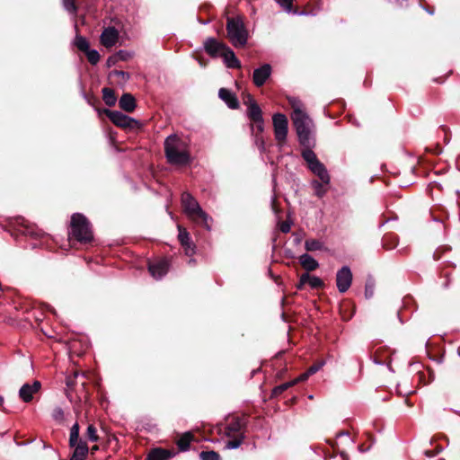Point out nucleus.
Listing matches in <instances>:
<instances>
[{
	"mask_svg": "<svg viewBox=\"0 0 460 460\" xmlns=\"http://www.w3.org/2000/svg\"><path fill=\"white\" fill-rule=\"evenodd\" d=\"M52 418L58 422H62L64 420V411L60 407H56L52 411Z\"/></svg>",
	"mask_w": 460,
	"mask_h": 460,
	"instance_id": "36",
	"label": "nucleus"
},
{
	"mask_svg": "<svg viewBox=\"0 0 460 460\" xmlns=\"http://www.w3.org/2000/svg\"><path fill=\"white\" fill-rule=\"evenodd\" d=\"M292 2L293 0H278L279 4L287 12H292Z\"/></svg>",
	"mask_w": 460,
	"mask_h": 460,
	"instance_id": "37",
	"label": "nucleus"
},
{
	"mask_svg": "<svg viewBox=\"0 0 460 460\" xmlns=\"http://www.w3.org/2000/svg\"><path fill=\"white\" fill-rule=\"evenodd\" d=\"M79 431H80L79 424L77 422H75L70 429L69 447H75L76 444H79V441L81 440L79 438Z\"/></svg>",
	"mask_w": 460,
	"mask_h": 460,
	"instance_id": "26",
	"label": "nucleus"
},
{
	"mask_svg": "<svg viewBox=\"0 0 460 460\" xmlns=\"http://www.w3.org/2000/svg\"><path fill=\"white\" fill-rule=\"evenodd\" d=\"M178 238L184 248L185 254L187 256H192L195 253V245L190 240V234L180 225L178 226Z\"/></svg>",
	"mask_w": 460,
	"mask_h": 460,
	"instance_id": "15",
	"label": "nucleus"
},
{
	"mask_svg": "<svg viewBox=\"0 0 460 460\" xmlns=\"http://www.w3.org/2000/svg\"><path fill=\"white\" fill-rule=\"evenodd\" d=\"M164 153L168 163L173 165H187L191 161L189 145L176 135L165 138Z\"/></svg>",
	"mask_w": 460,
	"mask_h": 460,
	"instance_id": "2",
	"label": "nucleus"
},
{
	"mask_svg": "<svg viewBox=\"0 0 460 460\" xmlns=\"http://www.w3.org/2000/svg\"><path fill=\"white\" fill-rule=\"evenodd\" d=\"M308 283L312 288H321L323 287V281L316 276H311L308 273H304L301 275L299 283L296 288L301 289L305 284Z\"/></svg>",
	"mask_w": 460,
	"mask_h": 460,
	"instance_id": "18",
	"label": "nucleus"
},
{
	"mask_svg": "<svg viewBox=\"0 0 460 460\" xmlns=\"http://www.w3.org/2000/svg\"><path fill=\"white\" fill-rule=\"evenodd\" d=\"M352 282V272L348 266H343L337 271L336 285L339 292L345 293Z\"/></svg>",
	"mask_w": 460,
	"mask_h": 460,
	"instance_id": "10",
	"label": "nucleus"
},
{
	"mask_svg": "<svg viewBox=\"0 0 460 460\" xmlns=\"http://www.w3.org/2000/svg\"><path fill=\"white\" fill-rule=\"evenodd\" d=\"M199 457L201 460H220L219 455L215 451H203Z\"/></svg>",
	"mask_w": 460,
	"mask_h": 460,
	"instance_id": "34",
	"label": "nucleus"
},
{
	"mask_svg": "<svg viewBox=\"0 0 460 460\" xmlns=\"http://www.w3.org/2000/svg\"><path fill=\"white\" fill-rule=\"evenodd\" d=\"M181 204L183 207L184 213L190 220H192L196 224L203 226L208 230L210 229V226L208 225V220H210L211 218L201 208L199 202L195 199V198L190 193H189V192L182 193Z\"/></svg>",
	"mask_w": 460,
	"mask_h": 460,
	"instance_id": "3",
	"label": "nucleus"
},
{
	"mask_svg": "<svg viewBox=\"0 0 460 460\" xmlns=\"http://www.w3.org/2000/svg\"><path fill=\"white\" fill-rule=\"evenodd\" d=\"M41 387L39 381H34L32 385L24 384L19 390V396L24 402H29L32 400L33 394L38 393Z\"/></svg>",
	"mask_w": 460,
	"mask_h": 460,
	"instance_id": "17",
	"label": "nucleus"
},
{
	"mask_svg": "<svg viewBox=\"0 0 460 460\" xmlns=\"http://www.w3.org/2000/svg\"><path fill=\"white\" fill-rule=\"evenodd\" d=\"M305 248L307 252L321 251L323 249V243L316 239H308L305 242Z\"/></svg>",
	"mask_w": 460,
	"mask_h": 460,
	"instance_id": "28",
	"label": "nucleus"
},
{
	"mask_svg": "<svg viewBox=\"0 0 460 460\" xmlns=\"http://www.w3.org/2000/svg\"><path fill=\"white\" fill-rule=\"evenodd\" d=\"M86 437L91 442L99 441V436L97 435V429L93 424L88 425L87 429H86Z\"/></svg>",
	"mask_w": 460,
	"mask_h": 460,
	"instance_id": "32",
	"label": "nucleus"
},
{
	"mask_svg": "<svg viewBox=\"0 0 460 460\" xmlns=\"http://www.w3.org/2000/svg\"><path fill=\"white\" fill-rule=\"evenodd\" d=\"M271 66L269 64H264L256 68L252 74L253 84L257 87L262 86L271 75Z\"/></svg>",
	"mask_w": 460,
	"mask_h": 460,
	"instance_id": "14",
	"label": "nucleus"
},
{
	"mask_svg": "<svg viewBox=\"0 0 460 460\" xmlns=\"http://www.w3.org/2000/svg\"><path fill=\"white\" fill-rule=\"evenodd\" d=\"M119 107L128 112H132L136 108V100L130 93H124L119 101Z\"/></svg>",
	"mask_w": 460,
	"mask_h": 460,
	"instance_id": "22",
	"label": "nucleus"
},
{
	"mask_svg": "<svg viewBox=\"0 0 460 460\" xmlns=\"http://www.w3.org/2000/svg\"><path fill=\"white\" fill-rule=\"evenodd\" d=\"M348 437V433L346 432H341L339 435H338V438H341V437Z\"/></svg>",
	"mask_w": 460,
	"mask_h": 460,
	"instance_id": "44",
	"label": "nucleus"
},
{
	"mask_svg": "<svg viewBox=\"0 0 460 460\" xmlns=\"http://www.w3.org/2000/svg\"><path fill=\"white\" fill-rule=\"evenodd\" d=\"M302 157L307 163L309 169L317 175L323 182L326 184L330 183V175L325 166L318 160L316 155L311 150V146L305 147L302 151Z\"/></svg>",
	"mask_w": 460,
	"mask_h": 460,
	"instance_id": "6",
	"label": "nucleus"
},
{
	"mask_svg": "<svg viewBox=\"0 0 460 460\" xmlns=\"http://www.w3.org/2000/svg\"><path fill=\"white\" fill-rule=\"evenodd\" d=\"M374 362H375L376 364H377V365H381V364H382V362H381V361H379V360H377L376 358H375V359H374Z\"/></svg>",
	"mask_w": 460,
	"mask_h": 460,
	"instance_id": "46",
	"label": "nucleus"
},
{
	"mask_svg": "<svg viewBox=\"0 0 460 460\" xmlns=\"http://www.w3.org/2000/svg\"><path fill=\"white\" fill-rule=\"evenodd\" d=\"M309 376H310V374H308V372L306 371V372L301 374L298 377L292 380V382H296V385L299 382H304V381L307 380V378Z\"/></svg>",
	"mask_w": 460,
	"mask_h": 460,
	"instance_id": "40",
	"label": "nucleus"
},
{
	"mask_svg": "<svg viewBox=\"0 0 460 460\" xmlns=\"http://www.w3.org/2000/svg\"><path fill=\"white\" fill-rule=\"evenodd\" d=\"M291 226L288 222H282L280 225V230L283 233H288L290 231Z\"/></svg>",
	"mask_w": 460,
	"mask_h": 460,
	"instance_id": "41",
	"label": "nucleus"
},
{
	"mask_svg": "<svg viewBox=\"0 0 460 460\" xmlns=\"http://www.w3.org/2000/svg\"><path fill=\"white\" fill-rule=\"evenodd\" d=\"M373 294H374V284L367 282L366 284V288H365V296L367 298H370L373 296Z\"/></svg>",
	"mask_w": 460,
	"mask_h": 460,
	"instance_id": "39",
	"label": "nucleus"
},
{
	"mask_svg": "<svg viewBox=\"0 0 460 460\" xmlns=\"http://www.w3.org/2000/svg\"><path fill=\"white\" fill-rule=\"evenodd\" d=\"M323 365H324V362L321 361V362H318V363L311 366L307 369L308 374H310V376L315 374L317 371H319L323 367Z\"/></svg>",
	"mask_w": 460,
	"mask_h": 460,
	"instance_id": "38",
	"label": "nucleus"
},
{
	"mask_svg": "<svg viewBox=\"0 0 460 460\" xmlns=\"http://www.w3.org/2000/svg\"><path fill=\"white\" fill-rule=\"evenodd\" d=\"M295 385H296V382H292V381L281 384V385L274 387V389L272 390V395L278 396L280 394H282L284 391H286L287 389H288L289 387H291Z\"/></svg>",
	"mask_w": 460,
	"mask_h": 460,
	"instance_id": "31",
	"label": "nucleus"
},
{
	"mask_svg": "<svg viewBox=\"0 0 460 460\" xmlns=\"http://www.w3.org/2000/svg\"><path fill=\"white\" fill-rule=\"evenodd\" d=\"M115 74L122 76L123 78H128V74L123 71H115Z\"/></svg>",
	"mask_w": 460,
	"mask_h": 460,
	"instance_id": "42",
	"label": "nucleus"
},
{
	"mask_svg": "<svg viewBox=\"0 0 460 460\" xmlns=\"http://www.w3.org/2000/svg\"><path fill=\"white\" fill-rule=\"evenodd\" d=\"M98 449H99L98 446H93L91 450H92V453L93 454Z\"/></svg>",
	"mask_w": 460,
	"mask_h": 460,
	"instance_id": "45",
	"label": "nucleus"
},
{
	"mask_svg": "<svg viewBox=\"0 0 460 460\" xmlns=\"http://www.w3.org/2000/svg\"><path fill=\"white\" fill-rule=\"evenodd\" d=\"M85 55L87 57L88 61L92 65H96L99 62V60H100V54H99V52L96 49H89L85 52Z\"/></svg>",
	"mask_w": 460,
	"mask_h": 460,
	"instance_id": "33",
	"label": "nucleus"
},
{
	"mask_svg": "<svg viewBox=\"0 0 460 460\" xmlns=\"http://www.w3.org/2000/svg\"><path fill=\"white\" fill-rule=\"evenodd\" d=\"M107 115L109 119L118 127L133 128L137 124L136 119L118 111H108Z\"/></svg>",
	"mask_w": 460,
	"mask_h": 460,
	"instance_id": "11",
	"label": "nucleus"
},
{
	"mask_svg": "<svg viewBox=\"0 0 460 460\" xmlns=\"http://www.w3.org/2000/svg\"><path fill=\"white\" fill-rule=\"evenodd\" d=\"M74 447L73 454L69 460H85L89 452V447L84 440H80Z\"/></svg>",
	"mask_w": 460,
	"mask_h": 460,
	"instance_id": "20",
	"label": "nucleus"
},
{
	"mask_svg": "<svg viewBox=\"0 0 460 460\" xmlns=\"http://www.w3.org/2000/svg\"><path fill=\"white\" fill-rule=\"evenodd\" d=\"M341 456L342 457L343 460H348V455L345 454L344 452L341 453Z\"/></svg>",
	"mask_w": 460,
	"mask_h": 460,
	"instance_id": "43",
	"label": "nucleus"
},
{
	"mask_svg": "<svg viewBox=\"0 0 460 460\" xmlns=\"http://www.w3.org/2000/svg\"><path fill=\"white\" fill-rule=\"evenodd\" d=\"M226 45L215 38H208L204 42L205 51L212 58H219L226 49Z\"/></svg>",
	"mask_w": 460,
	"mask_h": 460,
	"instance_id": "12",
	"label": "nucleus"
},
{
	"mask_svg": "<svg viewBox=\"0 0 460 460\" xmlns=\"http://www.w3.org/2000/svg\"><path fill=\"white\" fill-rule=\"evenodd\" d=\"M192 439V435L190 432L184 433L177 441V445L181 451H186L189 449L190 443Z\"/></svg>",
	"mask_w": 460,
	"mask_h": 460,
	"instance_id": "27",
	"label": "nucleus"
},
{
	"mask_svg": "<svg viewBox=\"0 0 460 460\" xmlns=\"http://www.w3.org/2000/svg\"><path fill=\"white\" fill-rule=\"evenodd\" d=\"M301 266L307 271H313L319 267L318 261L308 253H304L299 257Z\"/></svg>",
	"mask_w": 460,
	"mask_h": 460,
	"instance_id": "23",
	"label": "nucleus"
},
{
	"mask_svg": "<svg viewBox=\"0 0 460 460\" xmlns=\"http://www.w3.org/2000/svg\"><path fill=\"white\" fill-rule=\"evenodd\" d=\"M3 402H4L3 398L0 397V406L2 405Z\"/></svg>",
	"mask_w": 460,
	"mask_h": 460,
	"instance_id": "47",
	"label": "nucleus"
},
{
	"mask_svg": "<svg viewBox=\"0 0 460 460\" xmlns=\"http://www.w3.org/2000/svg\"><path fill=\"white\" fill-rule=\"evenodd\" d=\"M218 96L223 100L229 108L236 109L239 106V102L236 96L228 89L221 88L218 92Z\"/></svg>",
	"mask_w": 460,
	"mask_h": 460,
	"instance_id": "19",
	"label": "nucleus"
},
{
	"mask_svg": "<svg viewBox=\"0 0 460 460\" xmlns=\"http://www.w3.org/2000/svg\"><path fill=\"white\" fill-rule=\"evenodd\" d=\"M148 270L153 278L161 279L169 270V261L166 259H161L148 265Z\"/></svg>",
	"mask_w": 460,
	"mask_h": 460,
	"instance_id": "13",
	"label": "nucleus"
},
{
	"mask_svg": "<svg viewBox=\"0 0 460 460\" xmlns=\"http://www.w3.org/2000/svg\"><path fill=\"white\" fill-rule=\"evenodd\" d=\"M243 428V421L238 419L234 418L233 419L226 427V436L228 437L230 439L227 441L226 445V448L227 449H235L238 448L243 439L244 436L242 432V429Z\"/></svg>",
	"mask_w": 460,
	"mask_h": 460,
	"instance_id": "7",
	"label": "nucleus"
},
{
	"mask_svg": "<svg viewBox=\"0 0 460 460\" xmlns=\"http://www.w3.org/2000/svg\"><path fill=\"white\" fill-rule=\"evenodd\" d=\"M75 45L76 46V48L83 51V52H86L90 48H89V42L88 40L83 37V36H76L75 39Z\"/></svg>",
	"mask_w": 460,
	"mask_h": 460,
	"instance_id": "30",
	"label": "nucleus"
},
{
	"mask_svg": "<svg viewBox=\"0 0 460 460\" xmlns=\"http://www.w3.org/2000/svg\"><path fill=\"white\" fill-rule=\"evenodd\" d=\"M172 454L166 449L155 448L150 451L147 456V460H169Z\"/></svg>",
	"mask_w": 460,
	"mask_h": 460,
	"instance_id": "24",
	"label": "nucleus"
},
{
	"mask_svg": "<svg viewBox=\"0 0 460 460\" xmlns=\"http://www.w3.org/2000/svg\"><path fill=\"white\" fill-rule=\"evenodd\" d=\"M288 102L293 109L291 119L296 128L299 143L305 147L314 146L312 137V128L314 123L307 113L303 109V103L295 97L288 98Z\"/></svg>",
	"mask_w": 460,
	"mask_h": 460,
	"instance_id": "1",
	"label": "nucleus"
},
{
	"mask_svg": "<svg viewBox=\"0 0 460 460\" xmlns=\"http://www.w3.org/2000/svg\"><path fill=\"white\" fill-rule=\"evenodd\" d=\"M119 40V31L114 27H108L101 34V43L106 48L113 47Z\"/></svg>",
	"mask_w": 460,
	"mask_h": 460,
	"instance_id": "16",
	"label": "nucleus"
},
{
	"mask_svg": "<svg viewBox=\"0 0 460 460\" xmlns=\"http://www.w3.org/2000/svg\"><path fill=\"white\" fill-rule=\"evenodd\" d=\"M70 234L82 243H90L93 239L90 223L84 215L76 213L72 216Z\"/></svg>",
	"mask_w": 460,
	"mask_h": 460,
	"instance_id": "4",
	"label": "nucleus"
},
{
	"mask_svg": "<svg viewBox=\"0 0 460 460\" xmlns=\"http://www.w3.org/2000/svg\"><path fill=\"white\" fill-rule=\"evenodd\" d=\"M226 31L229 40L234 47L241 48L246 45L248 31L241 18H227Z\"/></svg>",
	"mask_w": 460,
	"mask_h": 460,
	"instance_id": "5",
	"label": "nucleus"
},
{
	"mask_svg": "<svg viewBox=\"0 0 460 460\" xmlns=\"http://www.w3.org/2000/svg\"><path fill=\"white\" fill-rule=\"evenodd\" d=\"M312 185L314 187L315 195L319 198L323 197L325 195V193L327 192V188L324 187V182H323V181L319 182L318 181H313ZM325 185H327V184L325 183Z\"/></svg>",
	"mask_w": 460,
	"mask_h": 460,
	"instance_id": "29",
	"label": "nucleus"
},
{
	"mask_svg": "<svg viewBox=\"0 0 460 460\" xmlns=\"http://www.w3.org/2000/svg\"><path fill=\"white\" fill-rule=\"evenodd\" d=\"M63 6L70 13L75 14L77 12L75 0H63Z\"/></svg>",
	"mask_w": 460,
	"mask_h": 460,
	"instance_id": "35",
	"label": "nucleus"
},
{
	"mask_svg": "<svg viewBox=\"0 0 460 460\" xmlns=\"http://www.w3.org/2000/svg\"><path fill=\"white\" fill-rule=\"evenodd\" d=\"M246 104L248 105L247 115L249 119L255 124L257 130L259 132H262L264 128V121L260 106L256 103V102L251 95L248 96Z\"/></svg>",
	"mask_w": 460,
	"mask_h": 460,
	"instance_id": "9",
	"label": "nucleus"
},
{
	"mask_svg": "<svg viewBox=\"0 0 460 460\" xmlns=\"http://www.w3.org/2000/svg\"><path fill=\"white\" fill-rule=\"evenodd\" d=\"M221 58H223L225 64L229 68H238L241 66L240 61L229 47H226L225 51L222 53Z\"/></svg>",
	"mask_w": 460,
	"mask_h": 460,
	"instance_id": "21",
	"label": "nucleus"
},
{
	"mask_svg": "<svg viewBox=\"0 0 460 460\" xmlns=\"http://www.w3.org/2000/svg\"><path fill=\"white\" fill-rule=\"evenodd\" d=\"M102 99L106 105L113 106L117 102V98L115 96L114 91L111 88H103L102 89Z\"/></svg>",
	"mask_w": 460,
	"mask_h": 460,
	"instance_id": "25",
	"label": "nucleus"
},
{
	"mask_svg": "<svg viewBox=\"0 0 460 460\" xmlns=\"http://www.w3.org/2000/svg\"><path fill=\"white\" fill-rule=\"evenodd\" d=\"M274 135L279 146H282L288 136V121L286 115L276 113L272 117Z\"/></svg>",
	"mask_w": 460,
	"mask_h": 460,
	"instance_id": "8",
	"label": "nucleus"
}]
</instances>
